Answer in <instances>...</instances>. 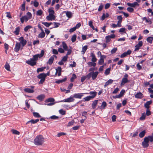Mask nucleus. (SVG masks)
Listing matches in <instances>:
<instances>
[{
  "mask_svg": "<svg viewBox=\"0 0 153 153\" xmlns=\"http://www.w3.org/2000/svg\"><path fill=\"white\" fill-rule=\"evenodd\" d=\"M45 33L44 31H41V32L38 35V37L39 38H42L45 36Z\"/></svg>",
  "mask_w": 153,
  "mask_h": 153,
  "instance_id": "obj_20",
  "label": "nucleus"
},
{
  "mask_svg": "<svg viewBox=\"0 0 153 153\" xmlns=\"http://www.w3.org/2000/svg\"><path fill=\"white\" fill-rule=\"evenodd\" d=\"M76 78L77 77L76 75L74 74H73L70 79V81L71 82H73L74 81V80L76 79Z\"/></svg>",
  "mask_w": 153,
  "mask_h": 153,
  "instance_id": "obj_35",
  "label": "nucleus"
},
{
  "mask_svg": "<svg viewBox=\"0 0 153 153\" xmlns=\"http://www.w3.org/2000/svg\"><path fill=\"white\" fill-rule=\"evenodd\" d=\"M146 133V132L145 130L143 131L140 133L139 134V136L140 138H142L144 136Z\"/></svg>",
  "mask_w": 153,
  "mask_h": 153,
  "instance_id": "obj_32",
  "label": "nucleus"
},
{
  "mask_svg": "<svg viewBox=\"0 0 153 153\" xmlns=\"http://www.w3.org/2000/svg\"><path fill=\"white\" fill-rule=\"evenodd\" d=\"M146 138H147L148 141L152 142L153 141V135L152 136H149L148 137H146Z\"/></svg>",
  "mask_w": 153,
  "mask_h": 153,
  "instance_id": "obj_37",
  "label": "nucleus"
},
{
  "mask_svg": "<svg viewBox=\"0 0 153 153\" xmlns=\"http://www.w3.org/2000/svg\"><path fill=\"white\" fill-rule=\"evenodd\" d=\"M127 10L128 11L130 12H132L134 11V9L133 8L130 7H128L127 8Z\"/></svg>",
  "mask_w": 153,
  "mask_h": 153,
  "instance_id": "obj_56",
  "label": "nucleus"
},
{
  "mask_svg": "<svg viewBox=\"0 0 153 153\" xmlns=\"http://www.w3.org/2000/svg\"><path fill=\"white\" fill-rule=\"evenodd\" d=\"M103 57L105 58V56L104 55L101 56L100 57V59L99 61V64L100 65H101L104 62V61Z\"/></svg>",
  "mask_w": 153,
  "mask_h": 153,
  "instance_id": "obj_31",
  "label": "nucleus"
},
{
  "mask_svg": "<svg viewBox=\"0 0 153 153\" xmlns=\"http://www.w3.org/2000/svg\"><path fill=\"white\" fill-rule=\"evenodd\" d=\"M87 64L88 65V66L89 67L93 66L94 67L96 65V63L93 62H88L87 63Z\"/></svg>",
  "mask_w": 153,
  "mask_h": 153,
  "instance_id": "obj_23",
  "label": "nucleus"
},
{
  "mask_svg": "<svg viewBox=\"0 0 153 153\" xmlns=\"http://www.w3.org/2000/svg\"><path fill=\"white\" fill-rule=\"evenodd\" d=\"M54 60V58L53 56H51L50 57L48 61V63L49 65H51L53 62Z\"/></svg>",
  "mask_w": 153,
  "mask_h": 153,
  "instance_id": "obj_36",
  "label": "nucleus"
},
{
  "mask_svg": "<svg viewBox=\"0 0 153 153\" xmlns=\"http://www.w3.org/2000/svg\"><path fill=\"white\" fill-rule=\"evenodd\" d=\"M33 115L36 117H41L40 115L37 112H33Z\"/></svg>",
  "mask_w": 153,
  "mask_h": 153,
  "instance_id": "obj_50",
  "label": "nucleus"
},
{
  "mask_svg": "<svg viewBox=\"0 0 153 153\" xmlns=\"http://www.w3.org/2000/svg\"><path fill=\"white\" fill-rule=\"evenodd\" d=\"M92 98L90 96H87L83 98L84 101H89Z\"/></svg>",
  "mask_w": 153,
  "mask_h": 153,
  "instance_id": "obj_41",
  "label": "nucleus"
},
{
  "mask_svg": "<svg viewBox=\"0 0 153 153\" xmlns=\"http://www.w3.org/2000/svg\"><path fill=\"white\" fill-rule=\"evenodd\" d=\"M20 28L19 27H17L16 29V30L14 32V33L16 35L19 34V32Z\"/></svg>",
  "mask_w": 153,
  "mask_h": 153,
  "instance_id": "obj_40",
  "label": "nucleus"
},
{
  "mask_svg": "<svg viewBox=\"0 0 153 153\" xmlns=\"http://www.w3.org/2000/svg\"><path fill=\"white\" fill-rule=\"evenodd\" d=\"M152 103V101H151L147 102L144 104L145 107L147 109H149V105H150Z\"/></svg>",
  "mask_w": 153,
  "mask_h": 153,
  "instance_id": "obj_19",
  "label": "nucleus"
},
{
  "mask_svg": "<svg viewBox=\"0 0 153 153\" xmlns=\"http://www.w3.org/2000/svg\"><path fill=\"white\" fill-rule=\"evenodd\" d=\"M107 105V103L105 101L102 102L100 106H98V108L101 109H105Z\"/></svg>",
  "mask_w": 153,
  "mask_h": 153,
  "instance_id": "obj_18",
  "label": "nucleus"
},
{
  "mask_svg": "<svg viewBox=\"0 0 153 153\" xmlns=\"http://www.w3.org/2000/svg\"><path fill=\"white\" fill-rule=\"evenodd\" d=\"M74 100L73 97L71 96L70 97L67 99H64L63 100H61L60 102H73Z\"/></svg>",
  "mask_w": 153,
  "mask_h": 153,
  "instance_id": "obj_9",
  "label": "nucleus"
},
{
  "mask_svg": "<svg viewBox=\"0 0 153 153\" xmlns=\"http://www.w3.org/2000/svg\"><path fill=\"white\" fill-rule=\"evenodd\" d=\"M91 72V77L93 80L95 79L96 77H97L98 74L99 72L98 71L96 72Z\"/></svg>",
  "mask_w": 153,
  "mask_h": 153,
  "instance_id": "obj_12",
  "label": "nucleus"
},
{
  "mask_svg": "<svg viewBox=\"0 0 153 153\" xmlns=\"http://www.w3.org/2000/svg\"><path fill=\"white\" fill-rule=\"evenodd\" d=\"M149 142L146 138H144L143 141L142 142V145L144 148H146L149 146Z\"/></svg>",
  "mask_w": 153,
  "mask_h": 153,
  "instance_id": "obj_7",
  "label": "nucleus"
},
{
  "mask_svg": "<svg viewBox=\"0 0 153 153\" xmlns=\"http://www.w3.org/2000/svg\"><path fill=\"white\" fill-rule=\"evenodd\" d=\"M49 14L54 15L55 12L52 8H50L48 9Z\"/></svg>",
  "mask_w": 153,
  "mask_h": 153,
  "instance_id": "obj_39",
  "label": "nucleus"
},
{
  "mask_svg": "<svg viewBox=\"0 0 153 153\" xmlns=\"http://www.w3.org/2000/svg\"><path fill=\"white\" fill-rule=\"evenodd\" d=\"M66 16L68 18H71L72 16V13L71 12H67L66 13Z\"/></svg>",
  "mask_w": 153,
  "mask_h": 153,
  "instance_id": "obj_52",
  "label": "nucleus"
},
{
  "mask_svg": "<svg viewBox=\"0 0 153 153\" xmlns=\"http://www.w3.org/2000/svg\"><path fill=\"white\" fill-rule=\"evenodd\" d=\"M26 16L30 19L32 17V14L28 12L27 13Z\"/></svg>",
  "mask_w": 153,
  "mask_h": 153,
  "instance_id": "obj_63",
  "label": "nucleus"
},
{
  "mask_svg": "<svg viewBox=\"0 0 153 153\" xmlns=\"http://www.w3.org/2000/svg\"><path fill=\"white\" fill-rule=\"evenodd\" d=\"M74 122V120H72L71 121L68 123V126H69L73 125Z\"/></svg>",
  "mask_w": 153,
  "mask_h": 153,
  "instance_id": "obj_53",
  "label": "nucleus"
},
{
  "mask_svg": "<svg viewBox=\"0 0 153 153\" xmlns=\"http://www.w3.org/2000/svg\"><path fill=\"white\" fill-rule=\"evenodd\" d=\"M88 93H82L74 94L73 95V97L75 98L81 99L83 96V94H88Z\"/></svg>",
  "mask_w": 153,
  "mask_h": 153,
  "instance_id": "obj_8",
  "label": "nucleus"
},
{
  "mask_svg": "<svg viewBox=\"0 0 153 153\" xmlns=\"http://www.w3.org/2000/svg\"><path fill=\"white\" fill-rule=\"evenodd\" d=\"M128 75L127 74H125L124 77L122 79L121 82L120 84L121 86L124 85L125 83L127 82H129V80H128Z\"/></svg>",
  "mask_w": 153,
  "mask_h": 153,
  "instance_id": "obj_4",
  "label": "nucleus"
},
{
  "mask_svg": "<svg viewBox=\"0 0 153 153\" xmlns=\"http://www.w3.org/2000/svg\"><path fill=\"white\" fill-rule=\"evenodd\" d=\"M45 98V95L43 94H42L38 96L37 98V99L40 101H42Z\"/></svg>",
  "mask_w": 153,
  "mask_h": 153,
  "instance_id": "obj_30",
  "label": "nucleus"
},
{
  "mask_svg": "<svg viewBox=\"0 0 153 153\" xmlns=\"http://www.w3.org/2000/svg\"><path fill=\"white\" fill-rule=\"evenodd\" d=\"M26 63L31 66H33L36 64V61L32 58L30 59V60L27 61Z\"/></svg>",
  "mask_w": 153,
  "mask_h": 153,
  "instance_id": "obj_6",
  "label": "nucleus"
},
{
  "mask_svg": "<svg viewBox=\"0 0 153 153\" xmlns=\"http://www.w3.org/2000/svg\"><path fill=\"white\" fill-rule=\"evenodd\" d=\"M37 77L40 79V81L39 82V84H42L45 80L46 75L45 73H41L38 75Z\"/></svg>",
  "mask_w": 153,
  "mask_h": 153,
  "instance_id": "obj_2",
  "label": "nucleus"
},
{
  "mask_svg": "<svg viewBox=\"0 0 153 153\" xmlns=\"http://www.w3.org/2000/svg\"><path fill=\"white\" fill-rule=\"evenodd\" d=\"M143 45V42L142 41H139L138 43L135 46V48L134 49L135 51H137L139 49L140 47L142 46Z\"/></svg>",
  "mask_w": 153,
  "mask_h": 153,
  "instance_id": "obj_13",
  "label": "nucleus"
},
{
  "mask_svg": "<svg viewBox=\"0 0 153 153\" xmlns=\"http://www.w3.org/2000/svg\"><path fill=\"white\" fill-rule=\"evenodd\" d=\"M44 142V138L43 136L41 135L37 136L34 140V144L37 146L42 145Z\"/></svg>",
  "mask_w": 153,
  "mask_h": 153,
  "instance_id": "obj_1",
  "label": "nucleus"
},
{
  "mask_svg": "<svg viewBox=\"0 0 153 153\" xmlns=\"http://www.w3.org/2000/svg\"><path fill=\"white\" fill-rule=\"evenodd\" d=\"M32 27L30 25H28L25 27L24 30L25 32H27L28 30Z\"/></svg>",
  "mask_w": 153,
  "mask_h": 153,
  "instance_id": "obj_44",
  "label": "nucleus"
},
{
  "mask_svg": "<svg viewBox=\"0 0 153 153\" xmlns=\"http://www.w3.org/2000/svg\"><path fill=\"white\" fill-rule=\"evenodd\" d=\"M92 57L91 61L92 62H95L97 61V59L95 57V55L93 53H91V55Z\"/></svg>",
  "mask_w": 153,
  "mask_h": 153,
  "instance_id": "obj_29",
  "label": "nucleus"
},
{
  "mask_svg": "<svg viewBox=\"0 0 153 153\" xmlns=\"http://www.w3.org/2000/svg\"><path fill=\"white\" fill-rule=\"evenodd\" d=\"M97 100H95L93 101V103L92 104V107L93 109H94L97 104Z\"/></svg>",
  "mask_w": 153,
  "mask_h": 153,
  "instance_id": "obj_21",
  "label": "nucleus"
},
{
  "mask_svg": "<svg viewBox=\"0 0 153 153\" xmlns=\"http://www.w3.org/2000/svg\"><path fill=\"white\" fill-rule=\"evenodd\" d=\"M88 94H89L91 95V97L92 98H94L97 95V92L96 91H90L89 93Z\"/></svg>",
  "mask_w": 153,
  "mask_h": 153,
  "instance_id": "obj_17",
  "label": "nucleus"
},
{
  "mask_svg": "<svg viewBox=\"0 0 153 153\" xmlns=\"http://www.w3.org/2000/svg\"><path fill=\"white\" fill-rule=\"evenodd\" d=\"M62 47L64 48V50L65 51L68 50V47L67 45L64 42H62Z\"/></svg>",
  "mask_w": 153,
  "mask_h": 153,
  "instance_id": "obj_28",
  "label": "nucleus"
},
{
  "mask_svg": "<svg viewBox=\"0 0 153 153\" xmlns=\"http://www.w3.org/2000/svg\"><path fill=\"white\" fill-rule=\"evenodd\" d=\"M117 48H113L111 51V53L112 54L115 53L117 51Z\"/></svg>",
  "mask_w": 153,
  "mask_h": 153,
  "instance_id": "obj_55",
  "label": "nucleus"
},
{
  "mask_svg": "<svg viewBox=\"0 0 153 153\" xmlns=\"http://www.w3.org/2000/svg\"><path fill=\"white\" fill-rule=\"evenodd\" d=\"M59 112L60 114L62 115H65V111L62 109H60L59 111Z\"/></svg>",
  "mask_w": 153,
  "mask_h": 153,
  "instance_id": "obj_54",
  "label": "nucleus"
},
{
  "mask_svg": "<svg viewBox=\"0 0 153 153\" xmlns=\"http://www.w3.org/2000/svg\"><path fill=\"white\" fill-rule=\"evenodd\" d=\"M56 18V16L54 15L49 14V15L47 16L46 19L48 21H52L55 20Z\"/></svg>",
  "mask_w": 153,
  "mask_h": 153,
  "instance_id": "obj_10",
  "label": "nucleus"
},
{
  "mask_svg": "<svg viewBox=\"0 0 153 153\" xmlns=\"http://www.w3.org/2000/svg\"><path fill=\"white\" fill-rule=\"evenodd\" d=\"M11 131L13 134L16 135H19L20 134L19 132L16 130L12 129L11 130Z\"/></svg>",
  "mask_w": 153,
  "mask_h": 153,
  "instance_id": "obj_33",
  "label": "nucleus"
},
{
  "mask_svg": "<svg viewBox=\"0 0 153 153\" xmlns=\"http://www.w3.org/2000/svg\"><path fill=\"white\" fill-rule=\"evenodd\" d=\"M24 91L28 93H33L34 92V90L29 88H25L24 89Z\"/></svg>",
  "mask_w": 153,
  "mask_h": 153,
  "instance_id": "obj_26",
  "label": "nucleus"
},
{
  "mask_svg": "<svg viewBox=\"0 0 153 153\" xmlns=\"http://www.w3.org/2000/svg\"><path fill=\"white\" fill-rule=\"evenodd\" d=\"M153 38L152 37H148L147 39V41L149 43H151L153 40Z\"/></svg>",
  "mask_w": 153,
  "mask_h": 153,
  "instance_id": "obj_48",
  "label": "nucleus"
},
{
  "mask_svg": "<svg viewBox=\"0 0 153 153\" xmlns=\"http://www.w3.org/2000/svg\"><path fill=\"white\" fill-rule=\"evenodd\" d=\"M119 91V89L118 88H116L113 92V94H116Z\"/></svg>",
  "mask_w": 153,
  "mask_h": 153,
  "instance_id": "obj_59",
  "label": "nucleus"
},
{
  "mask_svg": "<svg viewBox=\"0 0 153 153\" xmlns=\"http://www.w3.org/2000/svg\"><path fill=\"white\" fill-rule=\"evenodd\" d=\"M44 54V51L42 50L41 51V53L40 54H37L33 56V58H32L34 60L36 61L38 59V57L40 58L43 56Z\"/></svg>",
  "mask_w": 153,
  "mask_h": 153,
  "instance_id": "obj_5",
  "label": "nucleus"
},
{
  "mask_svg": "<svg viewBox=\"0 0 153 153\" xmlns=\"http://www.w3.org/2000/svg\"><path fill=\"white\" fill-rule=\"evenodd\" d=\"M50 118L51 119H58L59 118V117L55 115H53L51 116Z\"/></svg>",
  "mask_w": 153,
  "mask_h": 153,
  "instance_id": "obj_58",
  "label": "nucleus"
},
{
  "mask_svg": "<svg viewBox=\"0 0 153 153\" xmlns=\"http://www.w3.org/2000/svg\"><path fill=\"white\" fill-rule=\"evenodd\" d=\"M58 51L60 53H64L65 52L64 50L62 48H59L58 49Z\"/></svg>",
  "mask_w": 153,
  "mask_h": 153,
  "instance_id": "obj_64",
  "label": "nucleus"
},
{
  "mask_svg": "<svg viewBox=\"0 0 153 153\" xmlns=\"http://www.w3.org/2000/svg\"><path fill=\"white\" fill-rule=\"evenodd\" d=\"M146 114L147 116H149L151 114V112L149 109H146Z\"/></svg>",
  "mask_w": 153,
  "mask_h": 153,
  "instance_id": "obj_61",
  "label": "nucleus"
},
{
  "mask_svg": "<svg viewBox=\"0 0 153 153\" xmlns=\"http://www.w3.org/2000/svg\"><path fill=\"white\" fill-rule=\"evenodd\" d=\"M76 34L73 35L71 38V41L73 42H74L76 39Z\"/></svg>",
  "mask_w": 153,
  "mask_h": 153,
  "instance_id": "obj_45",
  "label": "nucleus"
},
{
  "mask_svg": "<svg viewBox=\"0 0 153 153\" xmlns=\"http://www.w3.org/2000/svg\"><path fill=\"white\" fill-rule=\"evenodd\" d=\"M62 68L61 67H58L57 69H56V72L55 75L57 74L58 72H61Z\"/></svg>",
  "mask_w": 153,
  "mask_h": 153,
  "instance_id": "obj_49",
  "label": "nucleus"
},
{
  "mask_svg": "<svg viewBox=\"0 0 153 153\" xmlns=\"http://www.w3.org/2000/svg\"><path fill=\"white\" fill-rule=\"evenodd\" d=\"M52 52L54 54H58V51H57L56 49H53Z\"/></svg>",
  "mask_w": 153,
  "mask_h": 153,
  "instance_id": "obj_60",
  "label": "nucleus"
},
{
  "mask_svg": "<svg viewBox=\"0 0 153 153\" xmlns=\"http://www.w3.org/2000/svg\"><path fill=\"white\" fill-rule=\"evenodd\" d=\"M135 97L136 98H142L143 97V94L141 92L137 93L135 95Z\"/></svg>",
  "mask_w": 153,
  "mask_h": 153,
  "instance_id": "obj_16",
  "label": "nucleus"
},
{
  "mask_svg": "<svg viewBox=\"0 0 153 153\" xmlns=\"http://www.w3.org/2000/svg\"><path fill=\"white\" fill-rule=\"evenodd\" d=\"M4 67L7 70L10 71V66L8 63H6V64L4 65Z\"/></svg>",
  "mask_w": 153,
  "mask_h": 153,
  "instance_id": "obj_43",
  "label": "nucleus"
},
{
  "mask_svg": "<svg viewBox=\"0 0 153 153\" xmlns=\"http://www.w3.org/2000/svg\"><path fill=\"white\" fill-rule=\"evenodd\" d=\"M111 70V68H107L104 74L106 75H108L110 72V71Z\"/></svg>",
  "mask_w": 153,
  "mask_h": 153,
  "instance_id": "obj_42",
  "label": "nucleus"
},
{
  "mask_svg": "<svg viewBox=\"0 0 153 153\" xmlns=\"http://www.w3.org/2000/svg\"><path fill=\"white\" fill-rule=\"evenodd\" d=\"M22 47L21 45L19 44V42H16L14 50L15 52H17L19 51L20 48L22 49Z\"/></svg>",
  "mask_w": 153,
  "mask_h": 153,
  "instance_id": "obj_11",
  "label": "nucleus"
},
{
  "mask_svg": "<svg viewBox=\"0 0 153 153\" xmlns=\"http://www.w3.org/2000/svg\"><path fill=\"white\" fill-rule=\"evenodd\" d=\"M113 81L111 79H109L106 82H105V85L104 87H105L107 86L109 84H111L112 83Z\"/></svg>",
  "mask_w": 153,
  "mask_h": 153,
  "instance_id": "obj_25",
  "label": "nucleus"
},
{
  "mask_svg": "<svg viewBox=\"0 0 153 153\" xmlns=\"http://www.w3.org/2000/svg\"><path fill=\"white\" fill-rule=\"evenodd\" d=\"M127 5L130 7H134L136 6H138L139 5V4L137 2H134L133 3H128L127 4Z\"/></svg>",
  "mask_w": 153,
  "mask_h": 153,
  "instance_id": "obj_14",
  "label": "nucleus"
},
{
  "mask_svg": "<svg viewBox=\"0 0 153 153\" xmlns=\"http://www.w3.org/2000/svg\"><path fill=\"white\" fill-rule=\"evenodd\" d=\"M45 67H42L41 68H39L37 69V71L38 73L39 72H42V71L45 69Z\"/></svg>",
  "mask_w": 153,
  "mask_h": 153,
  "instance_id": "obj_47",
  "label": "nucleus"
},
{
  "mask_svg": "<svg viewBox=\"0 0 153 153\" xmlns=\"http://www.w3.org/2000/svg\"><path fill=\"white\" fill-rule=\"evenodd\" d=\"M88 48V46L87 45H85L82 48V53L83 54H84L87 50Z\"/></svg>",
  "mask_w": 153,
  "mask_h": 153,
  "instance_id": "obj_34",
  "label": "nucleus"
},
{
  "mask_svg": "<svg viewBox=\"0 0 153 153\" xmlns=\"http://www.w3.org/2000/svg\"><path fill=\"white\" fill-rule=\"evenodd\" d=\"M106 42L108 43L110 42L111 41V39L110 38L109 36H107L105 37Z\"/></svg>",
  "mask_w": 153,
  "mask_h": 153,
  "instance_id": "obj_51",
  "label": "nucleus"
},
{
  "mask_svg": "<svg viewBox=\"0 0 153 153\" xmlns=\"http://www.w3.org/2000/svg\"><path fill=\"white\" fill-rule=\"evenodd\" d=\"M29 19H29L26 16H23L20 19L22 23H23L24 21H25L26 22H27Z\"/></svg>",
  "mask_w": 153,
  "mask_h": 153,
  "instance_id": "obj_15",
  "label": "nucleus"
},
{
  "mask_svg": "<svg viewBox=\"0 0 153 153\" xmlns=\"http://www.w3.org/2000/svg\"><path fill=\"white\" fill-rule=\"evenodd\" d=\"M43 12L41 10H39L37 11L36 14L38 16H41L43 13Z\"/></svg>",
  "mask_w": 153,
  "mask_h": 153,
  "instance_id": "obj_46",
  "label": "nucleus"
},
{
  "mask_svg": "<svg viewBox=\"0 0 153 153\" xmlns=\"http://www.w3.org/2000/svg\"><path fill=\"white\" fill-rule=\"evenodd\" d=\"M67 80V78L65 77V78L61 80H59L56 81L55 82L57 84H59L60 83H62L64 82H65Z\"/></svg>",
  "mask_w": 153,
  "mask_h": 153,
  "instance_id": "obj_22",
  "label": "nucleus"
},
{
  "mask_svg": "<svg viewBox=\"0 0 153 153\" xmlns=\"http://www.w3.org/2000/svg\"><path fill=\"white\" fill-rule=\"evenodd\" d=\"M19 44L22 46V49L23 48V47L27 43V41L25 39L24 37L22 36L20 37L19 39Z\"/></svg>",
  "mask_w": 153,
  "mask_h": 153,
  "instance_id": "obj_3",
  "label": "nucleus"
},
{
  "mask_svg": "<svg viewBox=\"0 0 153 153\" xmlns=\"http://www.w3.org/2000/svg\"><path fill=\"white\" fill-rule=\"evenodd\" d=\"M31 100H26L25 101V105L28 108H29L30 107V103L31 101Z\"/></svg>",
  "mask_w": 153,
  "mask_h": 153,
  "instance_id": "obj_24",
  "label": "nucleus"
},
{
  "mask_svg": "<svg viewBox=\"0 0 153 153\" xmlns=\"http://www.w3.org/2000/svg\"><path fill=\"white\" fill-rule=\"evenodd\" d=\"M117 20H118V23H121L122 22L123 18L121 16H119L117 17Z\"/></svg>",
  "mask_w": 153,
  "mask_h": 153,
  "instance_id": "obj_38",
  "label": "nucleus"
},
{
  "mask_svg": "<svg viewBox=\"0 0 153 153\" xmlns=\"http://www.w3.org/2000/svg\"><path fill=\"white\" fill-rule=\"evenodd\" d=\"M146 117V114L145 113H143L141 114V116L140 117V119L141 120H145Z\"/></svg>",
  "mask_w": 153,
  "mask_h": 153,
  "instance_id": "obj_27",
  "label": "nucleus"
},
{
  "mask_svg": "<svg viewBox=\"0 0 153 153\" xmlns=\"http://www.w3.org/2000/svg\"><path fill=\"white\" fill-rule=\"evenodd\" d=\"M143 20L145 21L146 22L149 23L151 22V21L150 19H147L146 17H144L142 19Z\"/></svg>",
  "mask_w": 153,
  "mask_h": 153,
  "instance_id": "obj_57",
  "label": "nucleus"
},
{
  "mask_svg": "<svg viewBox=\"0 0 153 153\" xmlns=\"http://www.w3.org/2000/svg\"><path fill=\"white\" fill-rule=\"evenodd\" d=\"M42 23L47 27H49L50 26V24L47 22H42Z\"/></svg>",
  "mask_w": 153,
  "mask_h": 153,
  "instance_id": "obj_62",
  "label": "nucleus"
}]
</instances>
